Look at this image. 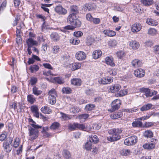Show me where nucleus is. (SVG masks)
<instances>
[{
  "mask_svg": "<svg viewBox=\"0 0 159 159\" xmlns=\"http://www.w3.org/2000/svg\"><path fill=\"white\" fill-rule=\"evenodd\" d=\"M98 139L97 136L95 135H91L89 136V140L91 143L93 142L94 143H97L98 141Z\"/></svg>",
  "mask_w": 159,
  "mask_h": 159,
  "instance_id": "7c9ffc66",
  "label": "nucleus"
},
{
  "mask_svg": "<svg viewBox=\"0 0 159 159\" xmlns=\"http://www.w3.org/2000/svg\"><path fill=\"white\" fill-rule=\"evenodd\" d=\"M152 105L151 103H147V104L143 105L141 107L140 110L141 111H146L150 109Z\"/></svg>",
  "mask_w": 159,
  "mask_h": 159,
  "instance_id": "bb28decb",
  "label": "nucleus"
},
{
  "mask_svg": "<svg viewBox=\"0 0 159 159\" xmlns=\"http://www.w3.org/2000/svg\"><path fill=\"white\" fill-rule=\"evenodd\" d=\"M20 139L18 138H16L14 142L13 147L15 148H17L20 144Z\"/></svg>",
  "mask_w": 159,
  "mask_h": 159,
  "instance_id": "13d9d810",
  "label": "nucleus"
},
{
  "mask_svg": "<svg viewBox=\"0 0 159 159\" xmlns=\"http://www.w3.org/2000/svg\"><path fill=\"white\" fill-rule=\"evenodd\" d=\"M42 91L39 89L36 86H34L33 89V93L35 95L38 96L42 93Z\"/></svg>",
  "mask_w": 159,
  "mask_h": 159,
  "instance_id": "79ce46f5",
  "label": "nucleus"
},
{
  "mask_svg": "<svg viewBox=\"0 0 159 159\" xmlns=\"http://www.w3.org/2000/svg\"><path fill=\"white\" fill-rule=\"evenodd\" d=\"M153 134L152 131L150 130H147L144 131L143 133V136L147 138H150L153 137Z\"/></svg>",
  "mask_w": 159,
  "mask_h": 159,
  "instance_id": "393cba45",
  "label": "nucleus"
},
{
  "mask_svg": "<svg viewBox=\"0 0 159 159\" xmlns=\"http://www.w3.org/2000/svg\"><path fill=\"white\" fill-rule=\"evenodd\" d=\"M157 30L153 28H150L148 30V34L152 35H154L156 34Z\"/></svg>",
  "mask_w": 159,
  "mask_h": 159,
  "instance_id": "052dcab7",
  "label": "nucleus"
},
{
  "mask_svg": "<svg viewBox=\"0 0 159 159\" xmlns=\"http://www.w3.org/2000/svg\"><path fill=\"white\" fill-rule=\"evenodd\" d=\"M27 98L28 101L31 104L33 103L36 101L34 97L32 94L28 95Z\"/></svg>",
  "mask_w": 159,
  "mask_h": 159,
  "instance_id": "58836bf2",
  "label": "nucleus"
},
{
  "mask_svg": "<svg viewBox=\"0 0 159 159\" xmlns=\"http://www.w3.org/2000/svg\"><path fill=\"white\" fill-rule=\"evenodd\" d=\"M33 128L30 127L29 129V139L33 140L36 139L39 135L38 129L41 128V126L34 124H31Z\"/></svg>",
  "mask_w": 159,
  "mask_h": 159,
  "instance_id": "f257e3e1",
  "label": "nucleus"
},
{
  "mask_svg": "<svg viewBox=\"0 0 159 159\" xmlns=\"http://www.w3.org/2000/svg\"><path fill=\"white\" fill-rule=\"evenodd\" d=\"M84 148L87 151H90L92 148V143L89 140L88 141L85 143Z\"/></svg>",
  "mask_w": 159,
  "mask_h": 159,
  "instance_id": "473e14b6",
  "label": "nucleus"
},
{
  "mask_svg": "<svg viewBox=\"0 0 159 159\" xmlns=\"http://www.w3.org/2000/svg\"><path fill=\"white\" fill-rule=\"evenodd\" d=\"M122 116V113L121 112H118L111 114V117L113 119H116L121 117Z\"/></svg>",
  "mask_w": 159,
  "mask_h": 159,
  "instance_id": "72a5a7b5",
  "label": "nucleus"
},
{
  "mask_svg": "<svg viewBox=\"0 0 159 159\" xmlns=\"http://www.w3.org/2000/svg\"><path fill=\"white\" fill-rule=\"evenodd\" d=\"M138 138L135 135H133L130 137V145H134L137 142Z\"/></svg>",
  "mask_w": 159,
  "mask_h": 159,
  "instance_id": "c756f323",
  "label": "nucleus"
},
{
  "mask_svg": "<svg viewBox=\"0 0 159 159\" xmlns=\"http://www.w3.org/2000/svg\"><path fill=\"white\" fill-rule=\"evenodd\" d=\"M70 111L72 113H76L80 112V109L79 107L75 106H73L71 107Z\"/></svg>",
  "mask_w": 159,
  "mask_h": 159,
  "instance_id": "49530a36",
  "label": "nucleus"
},
{
  "mask_svg": "<svg viewBox=\"0 0 159 159\" xmlns=\"http://www.w3.org/2000/svg\"><path fill=\"white\" fill-rule=\"evenodd\" d=\"M131 63L132 66L135 67H141L143 65L142 61L138 59H135L133 60L132 61Z\"/></svg>",
  "mask_w": 159,
  "mask_h": 159,
  "instance_id": "dca6fc26",
  "label": "nucleus"
},
{
  "mask_svg": "<svg viewBox=\"0 0 159 159\" xmlns=\"http://www.w3.org/2000/svg\"><path fill=\"white\" fill-rule=\"evenodd\" d=\"M153 51L156 54L159 55V45H155L153 48Z\"/></svg>",
  "mask_w": 159,
  "mask_h": 159,
  "instance_id": "774afa93",
  "label": "nucleus"
},
{
  "mask_svg": "<svg viewBox=\"0 0 159 159\" xmlns=\"http://www.w3.org/2000/svg\"><path fill=\"white\" fill-rule=\"evenodd\" d=\"M103 33L106 36L113 37L116 35L115 32L112 30H105L103 31Z\"/></svg>",
  "mask_w": 159,
  "mask_h": 159,
  "instance_id": "5701e85b",
  "label": "nucleus"
},
{
  "mask_svg": "<svg viewBox=\"0 0 159 159\" xmlns=\"http://www.w3.org/2000/svg\"><path fill=\"white\" fill-rule=\"evenodd\" d=\"M140 91L142 93H144L147 97H151V92L150 89L143 87L140 89Z\"/></svg>",
  "mask_w": 159,
  "mask_h": 159,
  "instance_id": "b1692460",
  "label": "nucleus"
},
{
  "mask_svg": "<svg viewBox=\"0 0 159 159\" xmlns=\"http://www.w3.org/2000/svg\"><path fill=\"white\" fill-rule=\"evenodd\" d=\"M100 128L101 126L100 125L96 124H93L92 126V130H98ZM92 129L91 128L89 130L90 131H93L92 130H91Z\"/></svg>",
  "mask_w": 159,
  "mask_h": 159,
  "instance_id": "603ef678",
  "label": "nucleus"
},
{
  "mask_svg": "<svg viewBox=\"0 0 159 159\" xmlns=\"http://www.w3.org/2000/svg\"><path fill=\"white\" fill-rule=\"evenodd\" d=\"M140 46V44L138 42L135 41H132L130 43V46L132 47L134 50H136L138 49Z\"/></svg>",
  "mask_w": 159,
  "mask_h": 159,
  "instance_id": "c85d7f7f",
  "label": "nucleus"
},
{
  "mask_svg": "<svg viewBox=\"0 0 159 159\" xmlns=\"http://www.w3.org/2000/svg\"><path fill=\"white\" fill-rule=\"evenodd\" d=\"M122 132V130L121 129H109L108 132L110 134L112 135L113 137L117 139L118 140L120 139V135H119V134H120Z\"/></svg>",
  "mask_w": 159,
  "mask_h": 159,
  "instance_id": "39448f33",
  "label": "nucleus"
},
{
  "mask_svg": "<svg viewBox=\"0 0 159 159\" xmlns=\"http://www.w3.org/2000/svg\"><path fill=\"white\" fill-rule=\"evenodd\" d=\"M60 126V124L59 123L54 122L51 125L50 129L53 130H55L58 129Z\"/></svg>",
  "mask_w": 159,
  "mask_h": 159,
  "instance_id": "a19ab883",
  "label": "nucleus"
},
{
  "mask_svg": "<svg viewBox=\"0 0 159 159\" xmlns=\"http://www.w3.org/2000/svg\"><path fill=\"white\" fill-rule=\"evenodd\" d=\"M48 102L51 104H55L56 101L57 93L55 89H52L48 91Z\"/></svg>",
  "mask_w": 159,
  "mask_h": 159,
  "instance_id": "7ed1b4c3",
  "label": "nucleus"
},
{
  "mask_svg": "<svg viewBox=\"0 0 159 159\" xmlns=\"http://www.w3.org/2000/svg\"><path fill=\"white\" fill-rule=\"evenodd\" d=\"M55 10L59 14L65 15L67 13L66 10L61 6H57L55 8Z\"/></svg>",
  "mask_w": 159,
  "mask_h": 159,
  "instance_id": "2eb2a0df",
  "label": "nucleus"
},
{
  "mask_svg": "<svg viewBox=\"0 0 159 159\" xmlns=\"http://www.w3.org/2000/svg\"><path fill=\"white\" fill-rule=\"evenodd\" d=\"M43 66L44 68L48 69L49 70H53V68L52 66L51 65L48 63H44L43 64Z\"/></svg>",
  "mask_w": 159,
  "mask_h": 159,
  "instance_id": "e2e57ef3",
  "label": "nucleus"
},
{
  "mask_svg": "<svg viewBox=\"0 0 159 159\" xmlns=\"http://www.w3.org/2000/svg\"><path fill=\"white\" fill-rule=\"evenodd\" d=\"M113 78L112 77H106L103 78H99L98 79V83L101 85H104L109 84L112 82Z\"/></svg>",
  "mask_w": 159,
  "mask_h": 159,
  "instance_id": "20e7f679",
  "label": "nucleus"
},
{
  "mask_svg": "<svg viewBox=\"0 0 159 159\" xmlns=\"http://www.w3.org/2000/svg\"><path fill=\"white\" fill-rule=\"evenodd\" d=\"M142 3L146 6H149L153 3V0H141Z\"/></svg>",
  "mask_w": 159,
  "mask_h": 159,
  "instance_id": "f704fd0d",
  "label": "nucleus"
},
{
  "mask_svg": "<svg viewBox=\"0 0 159 159\" xmlns=\"http://www.w3.org/2000/svg\"><path fill=\"white\" fill-rule=\"evenodd\" d=\"M128 93V91L126 90H123L120 91L119 93H117L116 96L118 97H120L126 95Z\"/></svg>",
  "mask_w": 159,
  "mask_h": 159,
  "instance_id": "37998d69",
  "label": "nucleus"
},
{
  "mask_svg": "<svg viewBox=\"0 0 159 159\" xmlns=\"http://www.w3.org/2000/svg\"><path fill=\"white\" fill-rule=\"evenodd\" d=\"M12 138H10V141H9V143L7 141H5L3 143V147L4 148V150L7 152H10L11 149V145L10 146V144L12 143Z\"/></svg>",
  "mask_w": 159,
  "mask_h": 159,
  "instance_id": "9d476101",
  "label": "nucleus"
},
{
  "mask_svg": "<svg viewBox=\"0 0 159 159\" xmlns=\"http://www.w3.org/2000/svg\"><path fill=\"white\" fill-rule=\"evenodd\" d=\"M81 66V64L79 62L72 63L70 65V67L72 70H75L80 69Z\"/></svg>",
  "mask_w": 159,
  "mask_h": 159,
  "instance_id": "6ab92c4d",
  "label": "nucleus"
},
{
  "mask_svg": "<svg viewBox=\"0 0 159 159\" xmlns=\"http://www.w3.org/2000/svg\"><path fill=\"white\" fill-rule=\"evenodd\" d=\"M94 42L93 38L92 37H88L86 41V43L88 45H91Z\"/></svg>",
  "mask_w": 159,
  "mask_h": 159,
  "instance_id": "6e6d98bb",
  "label": "nucleus"
},
{
  "mask_svg": "<svg viewBox=\"0 0 159 159\" xmlns=\"http://www.w3.org/2000/svg\"><path fill=\"white\" fill-rule=\"evenodd\" d=\"M129 153V151L128 150L122 149L120 151V154L123 156H126Z\"/></svg>",
  "mask_w": 159,
  "mask_h": 159,
  "instance_id": "338daca9",
  "label": "nucleus"
},
{
  "mask_svg": "<svg viewBox=\"0 0 159 159\" xmlns=\"http://www.w3.org/2000/svg\"><path fill=\"white\" fill-rule=\"evenodd\" d=\"M60 51V48L58 46H54L52 48V52L54 54H57Z\"/></svg>",
  "mask_w": 159,
  "mask_h": 159,
  "instance_id": "5fc2aeb1",
  "label": "nucleus"
},
{
  "mask_svg": "<svg viewBox=\"0 0 159 159\" xmlns=\"http://www.w3.org/2000/svg\"><path fill=\"white\" fill-rule=\"evenodd\" d=\"M41 111L44 114H49L52 112V110L47 106H45L41 109Z\"/></svg>",
  "mask_w": 159,
  "mask_h": 159,
  "instance_id": "a878e982",
  "label": "nucleus"
},
{
  "mask_svg": "<svg viewBox=\"0 0 159 159\" xmlns=\"http://www.w3.org/2000/svg\"><path fill=\"white\" fill-rule=\"evenodd\" d=\"M95 106L93 104H89L86 105L85 109L87 111H91L94 109Z\"/></svg>",
  "mask_w": 159,
  "mask_h": 159,
  "instance_id": "3c124183",
  "label": "nucleus"
},
{
  "mask_svg": "<svg viewBox=\"0 0 159 159\" xmlns=\"http://www.w3.org/2000/svg\"><path fill=\"white\" fill-rule=\"evenodd\" d=\"M154 125L153 122H146L144 124V127L148 128L153 126Z\"/></svg>",
  "mask_w": 159,
  "mask_h": 159,
  "instance_id": "bf43d9fd",
  "label": "nucleus"
},
{
  "mask_svg": "<svg viewBox=\"0 0 159 159\" xmlns=\"http://www.w3.org/2000/svg\"><path fill=\"white\" fill-rule=\"evenodd\" d=\"M67 21L71 25L78 27H80L81 24V21L78 19L77 16L75 13L70 14L68 16Z\"/></svg>",
  "mask_w": 159,
  "mask_h": 159,
  "instance_id": "f03ea898",
  "label": "nucleus"
},
{
  "mask_svg": "<svg viewBox=\"0 0 159 159\" xmlns=\"http://www.w3.org/2000/svg\"><path fill=\"white\" fill-rule=\"evenodd\" d=\"M121 104V102L119 99H116L113 101L111 103L112 111L117 110L120 107Z\"/></svg>",
  "mask_w": 159,
  "mask_h": 159,
  "instance_id": "1a4fd4ad",
  "label": "nucleus"
},
{
  "mask_svg": "<svg viewBox=\"0 0 159 159\" xmlns=\"http://www.w3.org/2000/svg\"><path fill=\"white\" fill-rule=\"evenodd\" d=\"M71 14L75 13L76 15L78 12V9L76 6H73L70 7Z\"/></svg>",
  "mask_w": 159,
  "mask_h": 159,
  "instance_id": "8fccbe9b",
  "label": "nucleus"
},
{
  "mask_svg": "<svg viewBox=\"0 0 159 159\" xmlns=\"http://www.w3.org/2000/svg\"><path fill=\"white\" fill-rule=\"evenodd\" d=\"M101 21L100 19L99 18H93L91 22L95 25L98 24Z\"/></svg>",
  "mask_w": 159,
  "mask_h": 159,
  "instance_id": "0e129e2a",
  "label": "nucleus"
},
{
  "mask_svg": "<svg viewBox=\"0 0 159 159\" xmlns=\"http://www.w3.org/2000/svg\"><path fill=\"white\" fill-rule=\"evenodd\" d=\"M96 7V6L94 3L86 4L84 7V9H85L86 10H88L89 11L95 9Z\"/></svg>",
  "mask_w": 159,
  "mask_h": 159,
  "instance_id": "4be33fe9",
  "label": "nucleus"
},
{
  "mask_svg": "<svg viewBox=\"0 0 159 159\" xmlns=\"http://www.w3.org/2000/svg\"><path fill=\"white\" fill-rule=\"evenodd\" d=\"M147 23L150 25L156 26L158 25L157 21L151 18H148L146 20Z\"/></svg>",
  "mask_w": 159,
  "mask_h": 159,
  "instance_id": "cd10ccee",
  "label": "nucleus"
},
{
  "mask_svg": "<svg viewBox=\"0 0 159 159\" xmlns=\"http://www.w3.org/2000/svg\"><path fill=\"white\" fill-rule=\"evenodd\" d=\"M50 81L52 83H57L58 84H61L64 83V79L61 77H58L52 78Z\"/></svg>",
  "mask_w": 159,
  "mask_h": 159,
  "instance_id": "ddd939ff",
  "label": "nucleus"
},
{
  "mask_svg": "<svg viewBox=\"0 0 159 159\" xmlns=\"http://www.w3.org/2000/svg\"><path fill=\"white\" fill-rule=\"evenodd\" d=\"M52 70H44L43 71V74L45 76H49L50 75H56L55 74H53L51 71Z\"/></svg>",
  "mask_w": 159,
  "mask_h": 159,
  "instance_id": "c03bdc74",
  "label": "nucleus"
},
{
  "mask_svg": "<svg viewBox=\"0 0 159 159\" xmlns=\"http://www.w3.org/2000/svg\"><path fill=\"white\" fill-rule=\"evenodd\" d=\"M106 63L111 66H114L115 63L113 61V59L111 57H107L105 59Z\"/></svg>",
  "mask_w": 159,
  "mask_h": 159,
  "instance_id": "a211bd4d",
  "label": "nucleus"
},
{
  "mask_svg": "<svg viewBox=\"0 0 159 159\" xmlns=\"http://www.w3.org/2000/svg\"><path fill=\"white\" fill-rule=\"evenodd\" d=\"M108 46L111 47H114L116 46V42L115 40H110L108 42Z\"/></svg>",
  "mask_w": 159,
  "mask_h": 159,
  "instance_id": "69168bd1",
  "label": "nucleus"
},
{
  "mask_svg": "<svg viewBox=\"0 0 159 159\" xmlns=\"http://www.w3.org/2000/svg\"><path fill=\"white\" fill-rule=\"evenodd\" d=\"M155 143H146L143 145V147L145 149H152L155 147Z\"/></svg>",
  "mask_w": 159,
  "mask_h": 159,
  "instance_id": "aec40b11",
  "label": "nucleus"
},
{
  "mask_svg": "<svg viewBox=\"0 0 159 159\" xmlns=\"http://www.w3.org/2000/svg\"><path fill=\"white\" fill-rule=\"evenodd\" d=\"M134 75L138 78H142L145 75V71L144 69L142 68H138L134 71Z\"/></svg>",
  "mask_w": 159,
  "mask_h": 159,
  "instance_id": "0eeeda50",
  "label": "nucleus"
},
{
  "mask_svg": "<svg viewBox=\"0 0 159 159\" xmlns=\"http://www.w3.org/2000/svg\"><path fill=\"white\" fill-rule=\"evenodd\" d=\"M102 52L99 50H95L94 51L92 54L93 58L97 59L99 58L102 55Z\"/></svg>",
  "mask_w": 159,
  "mask_h": 159,
  "instance_id": "f3484780",
  "label": "nucleus"
},
{
  "mask_svg": "<svg viewBox=\"0 0 159 159\" xmlns=\"http://www.w3.org/2000/svg\"><path fill=\"white\" fill-rule=\"evenodd\" d=\"M60 114L61 115L62 118L64 120L70 119L72 117L71 116L66 115V114H64L62 112H60Z\"/></svg>",
  "mask_w": 159,
  "mask_h": 159,
  "instance_id": "de8ad7c7",
  "label": "nucleus"
},
{
  "mask_svg": "<svg viewBox=\"0 0 159 159\" xmlns=\"http://www.w3.org/2000/svg\"><path fill=\"white\" fill-rule=\"evenodd\" d=\"M108 73L111 75H115L117 73V70L115 69H110Z\"/></svg>",
  "mask_w": 159,
  "mask_h": 159,
  "instance_id": "680f3d73",
  "label": "nucleus"
},
{
  "mask_svg": "<svg viewBox=\"0 0 159 159\" xmlns=\"http://www.w3.org/2000/svg\"><path fill=\"white\" fill-rule=\"evenodd\" d=\"M80 42V40L78 39H73L70 40V42L73 45H77Z\"/></svg>",
  "mask_w": 159,
  "mask_h": 159,
  "instance_id": "4d7b16f0",
  "label": "nucleus"
},
{
  "mask_svg": "<svg viewBox=\"0 0 159 159\" xmlns=\"http://www.w3.org/2000/svg\"><path fill=\"white\" fill-rule=\"evenodd\" d=\"M63 155L66 159H70L71 158V154L70 152L66 150H64Z\"/></svg>",
  "mask_w": 159,
  "mask_h": 159,
  "instance_id": "4c0bfd02",
  "label": "nucleus"
},
{
  "mask_svg": "<svg viewBox=\"0 0 159 159\" xmlns=\"http://www.w3.org/2000/svg\"><path fill=\"white\" fill-rule=\"evenodd\" d=\"M142 28V26L139 23H135L131 27V30L133 33H137Z\"/></svg>",
  "mask_w": 159,
  "mask_h": 159,
  "instance_id": "9b49d317",
  "label": "nucleus"
},
{
  "mask_svg": "<svg viewBox=\"0 0 159 159\" xmlns=\"http://www.w3.org/2000/svg\"><path fill=\"white\" fill-rule=\"evenodd\" d=\"M120 89V85L117 84H115L110 86L109 89V91L110 92L114 93L118 91Z\"/></svg>",
  "mask_w": 159,
  "mask_h": 159,
  "instance_id": "4468645a",
  "label": "nucleus"
},
{
  "mask_svg": "<svg viewBox=\"0 0 159 159\" xmlns=\"http://www.w3.org/2000/svg\"><path fill=\"white\" fill-rule=\"evenodd\" d=\"M77 123H74L73 124L70 123L68 125V129L70 130H74L77 129Z\"/></svg>",
  "mask_w": 159,
  "mask_h": 159,
  "instance_id": "09e8293b",
  "label": "nucleus"
},
{
  "mask_svg": "<svg viewBox=\"0 0 159 159\" xmlns=\"http://www.w3.org/2000/svg\"><path fill=\"white\" fill-rule=\"evenodd\" d=\"M75 58L79 61L84 60L86 58L85 53L83 51H79L77 52L75 54Z\"/></svg>",
  "mask_w": 159,
  "mask_h": 159,
  "instance_id": "6e6552de",
  "label": "nucleus"
},
{
  "mask_svg": "<svg viewBox=\"0 0 159 159\" xmlns=\"http://www.w3.org/2000/svg\"><path fill=\"white\" fill-rule=\"evenodd\" d=\"M39 68L38 66L34 65H31L30 68V70L31 72L33 73L39 70Z\"/></svg>",
  "mask_w": 159,
  "mask_h": 159,
  "instance_id": "ea45409f",
  "label": "nucleus"
},
{
  "mask_svg": "<svg viewBox=\"0 0 159 159\" xmlns=\"http://www.w3.org/2000/svg\"><path fill=\"white\" fill-rule=\"evenodd\" d=\"M76 127L77 129H79L84 131H87L88 130L86 126L83 124L77 123Z\"/></svg>",
  "mask_w": 159,
  "mask_h": 159,
  "instance_id": "c9c22d12",
  "label": "nucleus"
},
{
  "mask_svg": "<svg viewBox=\"0 0 159 159\" xmlns=\"http://www.w3.org/2000/svg\"><path fill=\"white\" fill-rule=\"evenodd\" d=\"M51 39L53 41H58L60 39L59 34L56 33H53L50 35Z\"/></svg>",
  "mask_w": 159,
  "mask_h": 159,
  "instance_id": "e433bc0d",
  "label": "nucleus"
},
{
  "mask_svg": "<svg viewBox=\"0 0 159 159\" xmlns=\"http://www.w3.org/2000/svg\"><path fill=\"white\" fill-rule=\"evenodd\" d=\"M31 111L33 114L34 116L37 118H39V116L42 117H44L43 115L41 113H39V111L38 107L36 105H34L30 107Z\"/></svg>",
  "mask_w": 159,
  "mask_h": 159,
  "instance_id": "423d86ee",
  "label": "nucleus"
},
{
  "mask_svg": "<svg viewBox=\"0 0 159 159\" xmlns=\"http://www.w3.org/2000/svg\"><path fill=\"white\" fill-rule=\"evenodd\" d=\"M81 80L79 78H74L72 79L71 80V84L75 86H79L81 84Z\"/></svg>",
  "mask_w": 159,
  "mask_h": 159,
  "instance_id": "412c9836",
  "label": "nucleus"
},
{
  "mask_svg": "<svg viewBox=\"0 0 159 159\" xmlns=\"http://www.w3.org/2000/svg\"><path fill=\"white\" fill-rule=\"evenodd\" d=\"M26 43L28 48H31L34 46L38 45V42L36 40L30 38L27 39L26 40Z\"/></svg>",
  "mask_w": 159,
  "mask_h": 159,
  "instance_id": "f8f14e48",
  "label": "nucleus"
},
{
  "mask_svg": "<svg viewBox=\"0 0 159 159\" xmlns=\"http://www.w3.org/2000/svg\"><path fill=\"white\" fill-rule=\"evenodd\" d=\"M61 91L63 93L69 94L71 93L72 90L70 88L66 87L63 88Z\"/></svg>",
  "mask_w": 159,
  "mask_h": 159,
  "instance_id": "a18cd8bd",
  "label": "nucleus"
},
{
  "mask_svg": "<svg viewBox=\"0 0 159 159\" xmlns=\"http://www.w3.org/2000/svg\"><path fill=\"white\" fill-rule=\"evenodd\" d=\"M116 54L119 58L121 59L125 56V53L123 51H120L117 52L116 53Z\"/></svg>",
  "mask_w": 159,
  "mask_h": 159,
  "instance_id": "864d4df0",
  "label": "nucleus"
},
{
  "mask_svg": "<svg viewBox=\"0 0 159 159\" xmlns=\"http://www.w3.org/2000/svg\"><path fill=\"white\" fill-rule=\"evenodd\" d=\"M89 115L87 114L80 115L77 117V118L80 120L81 122L84 121L89 117Z\"/></svg>",
  "mask_w": 159,
  "mask_h": 159,
  "instance_id": "2f4dec72",
  "label": "nucleus"
}]
</instances>
